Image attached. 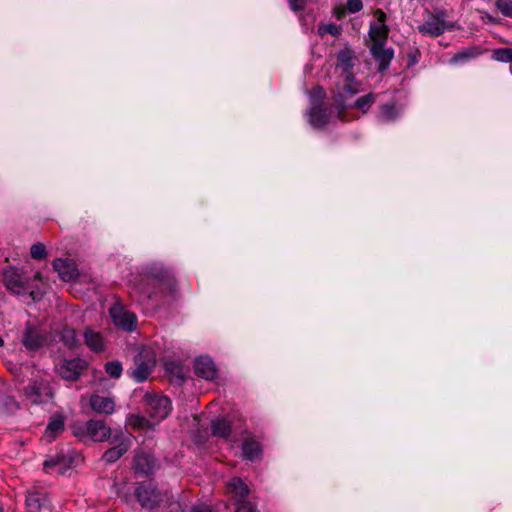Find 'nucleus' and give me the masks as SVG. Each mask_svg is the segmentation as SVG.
<instances>
[{"label":"nucleus","mask_w":512,"mask_h":512,"mask_svg":"<svg viewBox=\"0 0 512 512\" xmlns=\"http://www.w3.org/2000/svg\"><path fill=\"white\" fill-rule=\"evenodd\" d=\"M156 285L163 296L177 300L178 284L172 269L161 263H152L144 268L141 279L134 286V291L138 294L137 302L147 304L151 301L156 295Z\"/></svg>","instance_id":"nucleus-1"},{"label":"nucleus","mask_w":512,"mask_h":512,"mask_svg":"<svg viewBox=\"0 0 512 512\" xmlns=\"http://www.w3.org/2000/svg\"><path fill=\"white\" fill-rule=\"evenodd\" d=\"M3 284L11 294L29 298L31 301H40L43 292L37 282L42 280L41 272L37 271L31 276L23 268L8 265L2 272Z\"/></svg>","instance_id":"nucleus-2"},{"label":"nucleus","mask_w":512,"mask_h":512,"mask_svg":"<svg viewBox=\"0 0 512 512\" xmlns=\"http://www.w3.org/2000/svg\"><path fill=\"white\" fill-rule=\"evenodd\" d=\"M70 430L81 441L104 442L110 440L114 434L110 426L101 419H90L85 422L76 421L70 425Z\"/></svg>","instance_id":"nucleus-3"},{"label":"nucleus","mask_w":512,"mask_h":512,"mask_svg":"<svg viewBox=\"0 0 512 512\" xmlns=\"http://www.w3.org/2000/svg\"><path fill=\"white\" fill-rule=\"evenodd\" d=\"M23 395L33 405L46 404L54 398V389L49 380L33 378L23 388Z\"/></svg>","instance_id":"nucleus-4"},{"label":"nucleus","mask_w":512,"mask_h":512,"mask_svg":"<svg viewBox=\"0 0 512 512\" xmlns=\"http://www.w3.org/2000/svg\"><path fill=\"white\" fill-rule=\"evenodd\" d=\"M145 413L156 423L168 416L171 411V401L167 396L147 391L143 396Z\"/></svg>","instance_id":"nucleus-5"},{"label":"nucleus","mask_w":512,"mask_h":512,"mask_svg":"<svg viewBox=\"0 0 512 512\" xmlns=\"http://www.w3.org/2000/svg\"><path fill=\"white\" fill-rule=\"evenodd\" d=\"M360 83L354 77V80H345L342 85H337L333 90L332 99L338 109V116L344 120V112L351 106L349 100L359 92Z\"/></svg>","instance_id":"nucleus-6"},{"label":"nucleus","mask_w":512,"mask_h":512,"mask_svg":"<svg viewBox=\"0 0 512 512\" xmlns=\"http://www.w3.org/2000/svg\"><path fill=\"white\" fill-rule=\"evenodd\" d=\"M109 441L112 446L103 453L101 458L106 464L115 463L128 452L132 445L131 437L122 431H115Z\"/></svg>","instance_id":"nucleus-7"},{"label":"nucleus","mask_w":512,"mask_h":512,"mask_svg":"<svg viewBox=\"0 0 512 512\" xmlns=\"http://www.w3.org/2000/svg\"><path fill=\"white\" fill-rule=\"evenodd\" d=\"M134 496L141 507L148 510L159 507L163 502L162 492L149 482L138 483Z\"/></svg>","instance_id":"nucleus-8"},{"label":"nucleus","mask_w":512,"mask_h":512,"mask_svg":"<svg viewBox=\"0 0 512 512\" xmlns=\"http://www.w3.org/2000/svg\"><path fill=\"white\" fill-rule=\"evenodd\" d=\"M135 368L128 371L129 375L137 382L148 379L156 365L153 353L149 350H142L134 357Z\"/></svg>","instance_id":"nucleus-9"},{"label":"nucleus","mask_w":512,"mask_h":512,"mask_svg":"<svg viewBox=\"0 0 512 512\" xmlns=\"http://www.w3.org/2000/svg\"><path fill=\"white\" fill-rule=\"evenodd\" d=\"M47 341L45 333L37 326L27 322L21 335V344L25 350L33 354L44 347Z\"/></svg>","instance_id":"nucleus-10"},{"label":"nucleus","mask_w":512,"mask_h":512,"mask_svg":"<svg viewBox=\"0 0 512 512\" xmlns=\"http://www.w3.org/2000/svg\"><path fill=\"white\" fill-rule=\"evenodd\" d=\"M88 368V362L82 358L64 359L57 365V373L62 379L76 381Z\"/></svg>","instance_id":"nucleus-11"},{"label":"nucleus","mask_w":512,"mask_h":512,"mask_svg":"<svg viewBox=\"0 0 512 512\" xmlns=\"http://www.w3.org/2000/svg\"><path fill=\"white\" fill-rule=\"evenodd\" d=\"M445 17L446 13L444 11L430 15L423 24L418 27L419 32L433 37L443 34L446 29Z\"/></svg>","instance_id":"nucleus-12"},{"label":"nucleus","mask_w":512,"mask_h":512,"mask_svg":"<svg viewBox=\"0 0 512 512\" xmlns=\"http://www.w3.org/2000/svg\"><path fill=\"white\" fill-rule=\"evenodd\" d=\"M157 467L155 457L146 451H136L133 460V469L136 474L149 476L154 473Z\"/></svg>","instance_id":"nucleus-13"},{"label":"nucleus","mask_w":512,"mask_h":512,"mask_svg":"<svg viewBox=\"0 0 512 512\" xmlns=\"http://www.w3.org/2000/svg\"><path fill=\"white\" fill-rule=\"evenodd\" d=\"M375 16L377 18V23H371L370 29H369V37L372 41V43H382L385 44L388 38V32L389 28L385 24L386 22V13L381 10L377 9L375 11Z\"/></svg>","instance_id":"nucleus-14"},{"label":"nucleus","mask_w":512,"mask_h":512,"mask_svg":"<svg viewBox=\"0 0 512 512\" xmlns=\"http://www.w3.org/2000/svg\"><path fill=\"white\" fill-rule=\"evenodd\" d=\"M370 53L373 59L377 62L378 72L380 73H383L388 69L394 57V50L392 48H385V44L382 43H372L370 46Z\"/></svg>","instance_id":"nucleus-15"},{"label":"nucleus","mask_w":512,"mask_h":512,"mask_svg":"<svg viewBox=\"0 0 512 512\" xmlns=\"http://www.w3.org/2000/svg\"><path fill=\"white\" fill-rule=\"evenodd\" d=\"M111 317L116 326L121 329L132 332L137 326V317L134 313L124 310L123 308H112L110 310Z\"/></svg>","instance_id":"nucleus-16"},{"label":"nucleus","mask_w":512,"mask_h":512,"mask_svg":"<svg viewBox=\"0 0 512 512\" xmlns=\"http://www.w3.org/2000/svg\"><path fill=\"white\" fill-rule=\"evenodd\" d=\"M194 371L198 377L212 381L217 378L218 370L213 360L208 356H200L194 362Z\"/></svg>","instance_id":"nucleus-17"},{"label":"nucleus","mask_w":512,"mask_h":512,"mask_svg":"<svg viewBox=\"0 0 512 512\" xmlns=\"http://www.w3.org/2000/svg\"><path fill=\"white\" fill-rule=\"evenodd\" d=\"M26 508L28 512H41L50 508L47 494L38 489L29 490L26 496Z\"/></svg>","instance_id":"nucleus-18"},{"label":"nucleus","mask_w":512,"mask_h":512,"mask_svg":"<svg viewBox=\"0 0 512 512\" xmlns=\"http://www.w3.org/2000/svg\"><path fill=\"white\" fill-rule=\"evenodd\" d=\"M53 268L63 281H71L78 277L77 265L72 259L57 258L53 261Z\"/></svg>","instance_id":"nucleus-19"},{"label":"nucleus","mask_w":512,"mask_h":512,"mask_svg":"<svg viewBox=\"0 0 512 512\" xmlns=\"http://www.w3.org/2000/svg\"><path fill=\"white\" fill-rule=\"evenodd\" d=\"M329 111L324 102L313 101L309 110V122L314 128H323L329 122Z\"/></svg>","instance_id":"nucleus-20"},{"label":"nucleus","mask_w":512,"mask_h":512,"mask_svg":"<svg viewBox=\"0 0 512 512\" xmlns=\"http://www.w3.org/2000/svg\"><path fill=\"white\" fill-rule=\"evenodd\" d=\"M354 56L350 49H343L337 54V68L342 70L345 80H354Z\"/></svg>","instance_id":"nucleus-21"},{"label":"nucleus","mask_w":512,"mask_h":512,"mask_svg":"<svg viewBox=\"0 0 512 512\" xmlns=\"http://www.w3.org/2000/svg\"><path fill=\"white\" fill-rule=\"evenodd\" d=\"M227 492L231 495L232 499L236 502L246 500L250 489L242 478L233 477L226 485Z\"/></svg>","instance_id":"nucleus-22"},{"label":"nucleus","mask_w":512,"mask_h":512,"mask_svg":"<svg viewBox=\"0 0 512 512\" xmlns=\"http://www.w3.org/2000/svg\"><path fill=\"white\" fill-rule=\"evenodd\" d=\"M65 428V416L62 414H53L47 423L44 438L51 442L53 441L59 434L64 431Z\"/></svg>","instance_id":"nucleus-23"},{"label":"nucleus","mask_w":512,"mask_h":512,"mask_svg":"<svg viewBox=\"0 0 512 512\" xmlns=\"http://www.w3.org/2000/svg\"><path fill=\"white\" fill-rule=\"evenodd\" d=\"M90 406L93 411L101 414H112L115 403L110 397L94 394L90 397Z\"/></svg>","instance_id":"nucleus-24"},{"label":"nucleus","mask_w":512,"mask_h":512,"mask_svg":"<svg viewBox=\"0 0 512 512\" xmlns=\"http://www.w3.org/2000/svg\"><path fill=\"white\" fill-rule=\"evenodd\" d=\"M85 344L94 352H101L104 350V339L100 332L94 331L90 327H86L84 332Z\"/></svg>","instance_id":"nucleus-25"},{"label":"nucleus","mask_w":512,"mask_h":512,"mask_svg":"<svg viewBox=\"0 0 512 512\" xmlns=\"http://www.w3.org/2000/svg\"><path fill=\"white\" fill-rule=\"evenodd\" d=\"M164 369L167 375L170 377V382L176 385H182L185 381V375L183 367L176 361H167L164 364Z\"/></svg>","instance_id":"nucleus-26"},{"label":"nucleus","mask_w":512,"mask_h":512,"mask_svg":"<svg viewBox=\"0 0 512 512\" xmlns=\"http://www.w3.org/2000/svg\"><path fill=\"white\" fill-rule=\"evenodd\" d=\"M242 452L245 459L256 461L262 454L260 443L254 439H246L242 444Z\"/></svg>","instance_id":"nucleus-27"},{"label":"nucleus","mask_w":512,"mask_h":512,"mask_svg":"<svg viewBox=\"0 0 512 512\" xmlns=\"http://www.w3.org/2000/svg\"><path fill=\"white\" fill-rule=\"evenodd\" d=\"M71 459L63 454H58L56 456L50 457L45 460L44 468L45 469H57V472L63 474L64 471L69 468Z\"/></svg>","instance_id":"nucleus-28"},{"label":"nucleus","mask_w":512,"mask_h":512,"mask_svg":"<svg viewBox=\"0 0 512 512\" xmlns=\"http://www.w3.org/2000/svg\"><path fill=\"white\" fill-rule=\"evenodd\" d=\"M232 431L231 424L225 418H217L211 421V432L213 436L227 439Z\"/></svg>","instance_id":"nucleus-29"},{"label":"nucleus","mask_w":512,"mask_h":512,"mask_svg":"<svg viewBox=\"0 0 512 512\" xmlns=\"http://www.w3.org/2000/svg\"><path fill=\"white\" fill-rule=\"evenodd\" d=\"M478 55H480V50L477 47H468L465 48L457 53H455L451 59L449 60V63L451 65H457L459 63H465L471 59L476 58Z\"/></svg>","instance_id":"nucleus-30"},{"label":"nucleus","mask_w":512,"mask_h":512,"mask_svg":"<svg viewBox=\"0 0 512 512\" xmlns=\"http://www.w3.org/2000/svg\"><path fill=\"white\" fill-rule=\"evenodd\" d=\"M20 409L19 402L10 395L0 396V413L6 415L15 414Z\"/></svg>","instance_id":"nucleus-31"},{"label":"nucleus","mask_w":512,"mask_h":512,"mask_svg":"<svg viewBox=\"0 0 512 512\" xmlns=\"http://www.w3.org/2000/svg\"><path fill=\"white\" fill-rule=\"evenodd\" d=\"M377 95L375 93H368L355 100L349 108H355L362 113H366L370 107L376 102Z\"/></svg>","instance_id":"nucleus-32"},{"label":"nucleus","mask_w":512,"mask_h":512,"mask_svg":"<svg viewBox=\"0 0 512 512\" xmlns=\"http://www.w3.org/2000/svg\"><path fill=\"white\" fill-rule=\"evenodd\" d=\"M379 120L382 122H391L398 117V110L394 102L385 103L380 106Z\"/></svg>","instance_id":"nucleus-33"},{"label":"nucleus","mask_w":512,"mask_h":512,"mask_svg":"<svg viewBox=\"0 0 512 512\" xmlns=\"http://www.w3.org/2000/svg\"><path fill=\"white\" fill-rule=\"evenodd\" d=\"M61 341L69 348H74L78 344L76 331L70 327H64L60 332Z\"/></svg>","instance_id":"nucleus-34"},{"label":"nucleus","mask_w":512,"mask_h":512,"mask_svg":"<svg viewBox=\"0 0 512 512\" xmlns=\"http://www.w3.org/2000/svg\"><path fill=\"white\" fill-rule=\"evenodd\" d=\"M105 372L110 378L118 379L122 375V363L118 360L108 361L104 365Z\"/></svg>","instance_id":"nucleus-35"},{"label":"nucleus","mask_w":512,"mask_h":512,"mask_svg":"<svg viewBox=\"0 0 512 512\" xmlns=\"http://www.w3.org/2000/svg\"><path fill=\"white\" fill-rule=\"evenodd\" d=\"M493 59L499 62L511 63L512 62V48H498L493 50Z\"/></svg>","instance_id":"nucleus-36"},{"label":"nucleus","mask_w":512,"mask_h":512,"mask_svg":"<svg viewBox=\"0 0 512 512\" xmlns=\"http://www.w3.org/2000/svg\"><path fill=\"white\" fill-rule=\"evenodd\" d=\"M236 512H258L257 505L250 500H242L235 503Z\"/></svg>","instance_id":"nucleus-37"},{"label":"nucleus","mask_w":512,"mask_h":512,"mask_svg":"<svg viewBox=\"0 0 512 512\" xmlns=\"http://www.w3.org/2000/svg\"><path fill=\"white\" fill-rule=\"evenodd\" d=\"M30 254L33 259L42 260L46 257V248L42 243H36L31 246Z\"/></svg>","instance_id":"nucleus-38"},{"label":"nucleus","mask_w":512,"mask_h":512,"mask_svg":"<svg viewBox=\"0 0 512 512\" xmlns=\"http://www.w3.org/2000/svg\"><path fill=\"white\" fill-rule=\"evenodd\" d=\"M497 9L506 17H512V0H497Z\"/></svg>","instance_id":"nucleus-39"},{"label":"nucleus","mask_w":512,"mask_h":512,"mask_svg":"<svg viewBox=\"0 0 512 512\" xmlns=\"http://www.w3.org/2000/svg\"><path fill=\"white\" fill-rule=\"evenodd\" d=\"M130 424L135 428L145 429L150 428L151 424L148 419L140 415H132L130 417Z\"/></svg>","instance_id":"nucleus-40"},{"label":"nucleus","mask_w":512,"mask_h":512,"mask_svg":"<svg viewBox=\"0 0 512 512\" xmlns=\"http://www.w3.org/2000/svg\"><path fill=\"white\" fill-rule=\"evenodd\" d=\"M326 97V91L322 86H315L311 91V103L313 101L323 102Z\"/></svg>","instance_id":"nucleus-41"},{"label":"nucleus","mask_w":512,"mask_h":512,"mask_svg":"<svg viewBox=\"0 0 512 512\" xmlns=\"http://www.w3.org/2000/svg\"><path fill=\"white\" fill-rule=\"evenodd\" d=\"M293 12H301L305 9L308 0H287Z\"/></svg>","instance_id":"nucleus-42"},{"label":"nucleus","mask_w":512,"mask_h":512,"mask_svg":"<svg viewBox=\"0 0 512 512\" xmlns=\"http://www.w3.org/2000/svg\"><path fill=\"white\" fill-rule=\"evenodd\" d=\"M346 5H347V9L351 13L359 12L363 7V3L361 0H347Z\"/></svg>","instance_id":"nucleus-43"},{"label":"nucleus","mask_w":512,"mask_h":512,"mask_svg":"<svg viewBox=\"0 0 512 512\" xmlns=\"http://www.w3.org/2000/svg\"><path fill=\"white\" fill-rule=\"evenodd\" d=\"M162 497H163L162 504H164L167 508L170 506V504H172L173 500H177L174 497V495L172 494V492H170L168 490L162 492Z\"/></svg>","instance_id":"nucleus-44"},{"label":"nucleus","mask_w":512,"mask_h":512,"mask_svg":"<svg viewBox=\"0 0 512 512\" xmlns=\"http://www.w3.org/2000/svg\"><path fill=\"white\" fill-rule=\"evenodd\" d=\"M167 509L168 512H184V508L178 500H173Z\"/></svg>","instance_id":"nucleus-45"},{"label":"nucleus","mask_w":512,"mask_h":512,"mask_svg":"<svg viewBox=\"0 0 512 512\" xmlns=\"http://www.w3.org/2000/svg\"><path fill=\"white\" fill-rule=\"evenodd\" d=\"M190 512H214L210 506L206 504H198L192 507Z\"/></svg>","instance_id":"nucleus-46"},{"label":"nucleus","mask_w":512,"mask_h":512,"mask_svg":"<svg viewBox=\"0 0 512 512\" xmlns=\"http://www.w3.org/2000/svg\"><path fill=\"white\" fill-rule=\"evenodd\" d=\"M329 33L332 34V35H336L337 34V27L335 25H330L329 26V29H328Z\"/></svg>","instance_id":"nucleus-47"},{"label":"nucleus","mask_w":512,"mask_h":512,"mask_svg":"<svg viewBox=\"0 0 512 512\" xmlns=\"http://www.w3.org/2000/svg\"><path fill=\"white\" fill-rule=\"evenodd\" d=\"M4 339L0 336V348L4 346Z\"/></svg>","instance_id":"nucleus-48"},{"label":"nucleus","mask_w":512,"mask_h":512,"mask_svg":"<svg viewBox=\"0 0 512 512\" xmlns=\"http://www.w3.org/2000/svg\"><path fill=\"white\" fill-rule=\"evenodd\" d=\"M486 18H487L490 22H494L493 18H492L489 14H486Z\"/></svg>","instance_id":"nucleus-49"},{"label":"nucleus","mask_w":512,"mask_h":512,"mask_svg":"<svg viewBox=\"0 0 512 512\" xmlns=\"http://www.w3.org/2000/svg\"><path fill=\"white\" fill-rule=\"evenodd\" d=\"M0 512H4V510H3V508H2V507H0Z\"/></svg>","instance_id":"nucleus-50"}]
</instances>
